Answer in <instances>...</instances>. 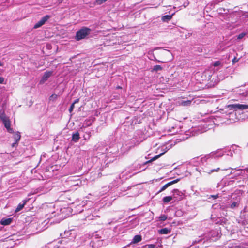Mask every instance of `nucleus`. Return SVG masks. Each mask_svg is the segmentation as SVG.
Returning <instances> with one entry per match:
<instances>
[{"label":"nucleus","instance_id":"f257e3e1","mask_svg":"<svg viewBox=\"0 0 248 248\" xmlns=\"http://www.w3.org/2000/svg\"><path fill=\"white\" fill-rule=\"evenodd\" d=\"M157 58L155 59L159 62L165 63L170 61L173 58L171 52L167 49H161L155 52Z\"/></svg>","mask_w":248,"mask_h":248},{"label":"nucleus","instance_id":"f03ea898","mask_svg":"<svg viewBox=\"0 0 248 248\" xmlns=\"http://www.w3.org/2000/svg\"><path fill=\"white\" fill-rule=\"evenodd\" d=\"M91 31V29L87 27H83L76 33V39L77 41H79L84 39L88 36Z\"/></svg>","mask_w":248,"mask_h":248},{"label":"nucleus","instance_id":"7ed1b4c3","mask_svg":"<svg viewBox=\"0 0 248 248\" xmlns=\"http://www.w3.org/2000/svg\"><path fill=\"white\" fill-rule=\"evenodd\" d=\"M50 18V16L49 15H46L43 16L40 20H39L37 23H36L34 25V28L37 29L38 28L40 27L43 25H44L45 22Z\"/></svg>","mask_w":248,"mask_h":248},{"label":"nucleus","instance_id":"20e7f679","mask_svg":"<svg viewBox=\"0 0 248 248\" xmlns=\"http://www.w3.org/2000/svg\"><path fill=\"white\" fill-rule=\"evenodd\" d=\"M173 198L179 200L182 199L184 194L177 189L173 190Z\"/></svg>","mask_w":248,"mask_h":248},{"label":"nucleus","instance_id":"39448f33","mask_svg":"<svg viewBox=\"0 0 248 248\" xmlns=\"http://www.w3.org/2000/svg\"><path fill=\"white\" fill-rule=\"evenodd\" d=\"M4 126L7 129V131L10 133L13 132V129L11 128V122L9 118H7L4 120L2 121Z\"/></svg>","mask_w":248,"mask_h":248},{"label":"nucleus","instance_id":"423d86ee","mask_svg":"<svg viewBox=\"0 0 248 248\" xmlns=\"http://www.w3.org/2000/svg\"><path fill=\"white\" fill-rule=\"evenodd\" d=\"M179 180H180L179 179H177L174 180L172 181H170V182L167 183L166 184H165L162 187L161 189L159 191V192H161L164 191L169 186H171L172 184H175V183L178 182L179 181Z\"/></svg>","mask_w":248,"mask_h":248},{"label":"nucleus","instance_id":"0eeeda50","mask_svg":"<svg viewBox=\"0 0 248 248\" xmlns=\"http://www.w3.org/2000/svg\"><path fill=\"white\" fill-rule=\"evenodd\" d=\"M12 221V219L11 218H3L0 223L2 225H10Z\"/></svg>","mask_w":248,"mask_h":248},{"label":"nucleus","instance_id":"6e6552de","mask_svg":"<svg viewBox=\"0 0 248 248\" xmlns=\"http://www.w3.org/2000/svg\"><path fill=\"white\" fill-rule=\"evenodd\" d=\"M28 200H25L23 201V203H19L15 211V213H17L21 210L24 208V206L26 204Z\"/></svg>","mask_w":248,"mask_h":248},{"label":"nucleus","instance_id":"1a4fd4ad","mask_svg":"<svg viewBox=\"0 0 248 248\" xmlns=\"http://www.w3.org/2000/svg\"><path fill=\"white\" fill-rule=\"evenodd\" d=\"M173 14L171 15H165L162 16L161 20L163 22H168L172 18Z\"/></svg>","mask_w":248,"mask_h":248},{"label":"nucleus","instance_id":"9d476101","mask_svg":"<svg viewBox=\"0 0 248 248\" xmlns=\"http://www.w3.org/2000/svg\"><path fill=\"white\" fill-rule=\"evenodd\" d=\"M80 139L79 133L78 132H77L72 135V140L75 142H77Z\"/></svg>","mask_w":248,"mask_h":248},{"label":"nucleus","instance_id":"9b49d317","mask_svg":"<svg viewBox=\"0 0 248 248\" xmlns=\"http://www.w3.org/2000/svg\"><path fill=\"white\" fill-rule=\"evenodd\" d=\"M163 154H164V153H160V154H159V155H157L155 156L154 157H153L150 160L145 162L144 163V164H148L149 163L152 162L153 161H155L156 159H158L159 157H161Z\"/></svg>","mask_w":248,"mask_h":248},{"label":"nucleus","instance_id":"f8f14e48","mask_svg":"<svg viewBox=\"0 0 248 248\" xmlns=\"http://www.w3.org/2000/svg\"><path fill=\"white\" fill-rule=\"evenodd\" d=\"M52 74V72L50 71H47L44 73L42 77V79L44 81H46Z\"/></svg>","mask_w":248,"mask_h":248},{"label":"nucleus","instance_id":"ddd939ff","mask_svg":"<svg viewBox=\"0 0 248 248\" xmlns=\"http://www.w3.org/2000/svg\"><path fill=\"white\" fill-rule=\"evenodd\" d=\"M142 240V237L140 235H135L132 240L133 243H137L140 241H141Z\"/></svg>","mask_w":248,"mask_h":248},{"label":"nucleus","instance_id":"4468645a","mask_svg":"<svg viewBox=\"0 0 248 248\" xmlns=\"http://www.w3.org/2000/svg\"><path fill=\"white\" fill-rule=\"evenodd\" d=\"M170 232L167 228H164L159 230V233L161 234H166Z\"/></svg>","mask_w":248,"mask_h":248},{"label":"nucleus","instance_id":"2eb2a0df","mask_svg":"<svg viewBox=\"0 0 248 248\" xmlns=\"http://www.w3.org/2000/svg\"><path fill=\"white\" fill-rule=\"evenodd\" d=\"M7 118H8L6 116L4 111L2 110H0V119L1 121L4 120Z\"/></svg>","mask_w":248,"mask_h":248},{"label":"nucleus","instance_id":"dca6fc26","mask_svg":"<svg viewBox=\"0 0 248 248\" xmlns=\"http://www.w3.org/2000/svg\"><path fill=\"white\" fill-rule=\"evenodd\" d=\"M247 108H248V105H247L237 104V110H244Z\"/></svg>","mask_w":248,"mask_h":248},{"label":"nucleus","instance_id":"f3484780","mask_svg":"<svg viewBox=\"0 0 248 248\" xmlns=\"http://www.w3.org/2000/svg\"><path fill=\"white\" fill-rule=\"evenodd\" d=\"M227 107L230 110H237V104H230Z\"/></svg>","mask_w":248,"mask_h":248},{"label":"nucleus","instance_id":"a211bd4d","mask_svg":"<svg viewBox=\"0 0 248 248\" xmlns=\"http://www.w3.org/2000/svg\"><path fill=\"white\" fill-rule=\"evenodd\" d=\"M191 103V100L183 101L180 103V105L183 106H190Z\"/></svg>","mask_w":248,"mask_h":248},{"label":"nucleus","instance_id":"6ab92c4d","mask_svg":"<svg viewBox=\"0 0 248 248\" xmlns=\"http://www.w3.org/2000/svg\"><path fill=\"white\" fill-rule=\"evenodd\" d=\"M163 69V68L161 66L159 65H156L154 66L153 69V71L157 72L158 71H161Z\"/></svg>","mask_w":248,"mask_h":248},{"label":"nucleus","instance_id":"aec40b11","mask_svg":"<svg viewBox=\"0 0 248 248\" xmlns=\"http://www.w3.org/2000/svg\"><path fill=\"white\" fill-rule=\"evenodd\" d=\"M172 199L171 196H166L163 198V202L165 203L170 202Z\"/></svg>","mask_w":248,"mask_h":248},{"label":"nucleus","instance_id":"412c9836","mask_svg":"<svg viewBox=\"0 0 248 248\" xmlns=\"http://www.w3.org/2000/svg\"><path fill=\"white\" fill-rule=\"evenodd\" d=\"M108 0H95V3L97 5H101L107 1Z\"/></svg>","mask_w":248,"mask_h":248},{"label":"nucleus","instance_id":"4be33fe9","mask_svg":"<svg viewBox=\"0 0 248 248\" xmlns=\"http://www.w3.org/2000/svg\"><path fill=\"white\" fill-rule=\"evenodd\" d=\"M167 217L165 215H161L159 217V220L162 221H165L167 219Z\"/></svg>","mask_w":248,"mask_h":248},{"label":"nucleus","instance_id":"5701e85b","mask_svg":"<svg viewBox=\"0 0 248 248\" xmlns=\"http://www.w3.org/2000/svg\"><path fill=\"white\" fill-rule=\"evenodd\" d=\"M58 97V96L57 94H52L50 97H49V100H52V101H54V100H55Z\"/></svg>","mask_w":248,"mask_h":248},{"label":"nucleus","instance_id":"b1692460","mask_svg":"<svg viewBox=\"0 0 248 248\" xmlns=\"http://www.w3.org/2000/svg\"><path fill=\"white\" fill-rule=\"evenodd\" d=\"M20 135L19 134H16L15 135V139L16 140V143L18 142L20 139Z\"/></svg>","mask_w":248,"mask_h":248},{"label":"nucleus","instance_id":"393cba45","mask_svg":"<svg viewBox=\"0 0 248 248\" xmlns=\"http://www.w3.org/2000/svg\"><path fill=\"white\" fill-rule=\"evenodd\" d=\"M219 170H220L219 168H217L216 169L211 170L209 172H208V173L209 174H210L211 173H212V172H215V171L218 172Z\"/></svg>","mask_w":248,"mask_h":248},{"label":"nucleus","instance_id":"a878e982","mask_svg":"<svg viewBox=\"0 0 248 248\" xmlns=\"http://www.w3.org/2000/svg\"><path fill=\"white\" fill-rule=\"evenodd\" d=\"M238 204L237 202H232L231 205V208L232 209L234 208L235 207H237L238 206Z\"/></svg>","mask_w":248,"mask_h":248},{"label":"nucleus","instance_id":"bb28decb","mask_svg":"<svg viewBox=\"0 0 248 248\" xmlns=\"http://www.w3.org/2000/svg\"><path fill=\"white\" fill-rule=\"evenodd\" d=\"M246 35L245 33H241L237 36L238 39H241Z\"/></svg>","mask_w":248,"mask_h":248},{"label":"nucleus","instance_id":"cd10ccee","mask_svg":"<svg viewBox=\"0 0 248 248\" xmlns=\"http://www.w3.org/2000/svg\"><path fill=\"white\" fill-rule=\"evenodd\" d=\"M74 107H75V105H74V104H72L69 108V111L70 113H71L72 112Z\"/></svg>","mask_w":248,"mask_h":248},{"label":"nucleus","instance_id":"c85d7f7f","mask_svg":"<svg viewBox=\"0 0 248 248\" xmlns=\"http://www.w3.org/2000/svg\"><path fill=\"white\" fill-rule=\"evenodd\" d=\"M220 64H221V62L219 61H216L214 63L213 66H215V67L218 66L220 65Z\"/></svg>","mask_w":248,"mask_h":248},{"label":"nucleus","instance_id":"c756f323","mask_svg":"<svg viewBox=\"0 0 248 248\" xmlns=\"http://www.w3.org/2000/svg\"><path fill=\"white\" fill-rule=\"evenodd\" d=\"M239 60V59H237L236 57H235L232 60V63L234 64L236 62H238Z\"/></svg>","mask_w":248,"mask_h":248},{"label":"nucleus","instance_id":"7c9ffc66","mask_svg":"<svg viewBox=\"0 0 248 248\" xmlns=\"http://www.w3.org/2000/svg\"><path fill=\"white\" fill-rule=\"evenodd\" d=\"M148 248H155V245L154 244H149L146 246Z\"/></svg>","mask_w":248,"mask_h":248},{"label":"nucleus","instance_id":"2f4dec72","mask_svg":"<svg viewBox=\"0 0 248 248\" xmlns=\"http://www.w3.org/2000/svg\"><path fill=\"white\" fill-rule=\"evenodd\" d=\"M4 78L3 77H0V84L4 83Z\"/></svg>","mask_w":248,"mask_h":248},{"label":"nucleus","instance_id":"473e14b6","mask_svg":"<svg viewBox=\"0 0 248 248\" xmlns=\"http://www.w3.org/2000/svg\"><path fill=\"white\" fill-rule=\"evenodd\" d=\"M79 99H77L74 101V102L72 104H74V105H75V104L78 103L79 102Z\"/></svg>","mask_w":248,"mask_h":248},{"label":"nucleus","instance_id":"72a5a7b5","mask_svg":"<svg viewBox=\"0 0 248 248\" xmlns=\"http://www.w3.org/2000/svg\"><path fill=\"white\" fill-rule=\"evenodd\" d=\"M212 197H213L214 199H217L218 197V195L217 194L215 195H212Z\"/></svg>","mask_w":248,"mask_h":248},{"label":"nucleus","instance_id":"f704fd0d","mask_svg":"<svg viewBox=\"0 0 248 248\" xmlns=\"http://www.w3.org/2000/svg\"><path fill=\"white\" fill-rule=\"evenodd\" d=\"M243 15H244L246 17H248V14H246V12L244 13Z\"/></svg>","mask_w":248,"mask_h":248},{"label":"nucleus","instance_id":"c9c22d12","mask_svg":"<svg viewBox=\"0 0 248 248\" xmlns=\"http://www.w3.org/2000/svg\"><path fill=\"white\" fill-rule=\"evenodd\" d=\"M117 89H121V87L120 86H118L117 87H116Z\"/></svg>","mask_w":248,"mask_h":248},{"label":"nucleus","instance_id":"e433bc0d","mask_svg":"<svg viewBox=\"0 0 248 248\" xmlns=\"http://www.w3.org/2000/svg\"><path fill=\"white\" fill-rule=\"evenodd\" d=\"M235 248H242L241 247H240V246H236L235 247Z\"/></svg>","mask_w":248,"mask_h":248},{"label":"nucleus","instance_id":"4c0bfd02","mask_svg":"<svg viewBox=\"0 0 248 248\" xmlns=\"http://www.w3.org/2000/svg\"><path fill=\"white\" fill-rule=\"evenodd\" d=\"M0 66H2V63H1V62L0 61Z\"/></svg>","mask_w":248,"mask_h":248},{"label":"nucleus","instance_id":"58836bf2","mask_svg":"<svg viewBox=\"0 0 248 248\" xmlns=\"http://www.w3.org/2000/svg\"><path fill=\"white\" fill-rule=\"evenodd\" d=\"M246 14H248V12H246Z\"/></svg>","mask_w":248,"mask_h":248}]
</instances>
